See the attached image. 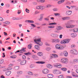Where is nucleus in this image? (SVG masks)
<instances>
[{
	"instance_id": "1",
	"label": "nucleus",
	"mask_w": 78,
	"mask_h": 78,
	"mask_svg": "<svg viewBox=\"0 0 78 78\" xmlns=\"http://www.w3.org/2000/svg\"><path fill=\"white\" fill-rule=\"evenodd\" d=\"M73 23V21H70L65 23V25L66 26V28H73V27H75L74 25H70V24H72Z\"/></svg>"
},
{
	"instance_id": "2",
	"label": "nucleus",
	"mask_w": 78,
	"mask_h": 78,
	"mask_svg": "<svg viewBox=\"0 0 78 78\" xmlns=\"http://www.w3.org/2000/svg\"><path fill=\"white\" fill-rule=\"evenodd\" d=\"M34 41L37 45H38L40 46L42 45V42H41V38H36L34 39Z\"/></svg>"
},
{
	"instance_id": "3",
	"label": "nucleus",
	"mask_w": 78,
	"mask_h": 78,
	"mask_svg": "<svg viewBox=\"0 0 78 78\" xmlns=\"http://www.w3.org/2000/svg\"><path fill=\"white\" fill-rule=\"evenodd\" d=\"M55 48L56 49L58 50H63L64 47L62 45L59 44H57L55 45Z\"/></svg>"
},
{
	"instance_id": "4",
	"label": "nucleus",
	"mask_w": 78,
	"mask_h": 78,
	"mask_svg": "<svg viewBox=\"0 0 78 78\" xmlns=\"http://www.w3.org/2000/svg\"><path fill=\"white\" fill-rule=\"evenodd\" d=\"M70 42V40L68 39H65L63 40H62L60 43L61 44H68Z\"/></svg>"
},
{
	"instance_id": "5",
	"label": "nucleus",
	"mask_w": 78,
	"mask_h": 78,
	"mask_svg": "<svg viewBox=\"0 0 78 78\" xmlns=\"http://www.w3.org/2000/svg\"><path fill=\"white\" fill-rule=\"evenodd\" d=\"M36 8L37 9H41V10H43L45 8V6H44L38 5L36 7Z\"/></svg>"
},
{
	"instance_id": "6",
	"label": "nucleus",
	"mask_w": 78,
	"mask_h": 78,
	"mask_svg": "<svg viewBox=\"0 0 78 78\" xmlns=\"http://www.w3.org/2000/svg\"><path fill=\"white\" fill-rule=\"evenodd\" d=\"M61 61L62 63H67L68 62V59L66 58H62L61 59Z\"/></svg>"
},
{
	"instance_id": "7",
	"label": "nucleus",
	"mask_w": 78,
	"mask_h": 78,
	"mask_svg": "<svg viewBox=\"0 0 78 78\" xmlns=\"http://www.w3.org/2000/svg\"><path fill=\"white\" fill-rule=\"evenodd\" d=\"M42 72L43 74H47L49 72V70L47 69H45L43 70Z\"/></svg>"
},
{
	"instance_id": "8",
	"label": "nucleus",
	"mask_w": 78,
	"mask_h": 78,
	"mask_svg": "<svg viewBox=\"0 0 78 78\" xmlns=\"http://www.w3.org/2000/svg\"><path fill=\"white\" fill-rule=\"evenodd\" d=\"M50 36L53 37H59V35L58 34L55 33H51V34Z\"/></svg>"
},
{
	"instance_id": "9",
	"label": "nucleus",
	"mask_w": 78,
	"mask_h": 78,
	"mask_svg": "<svg viewBox=\"0 0 78 78\" xmlns=\"http://www.w3.org/2000/svg\"><path fill=\"white\" fill-rule=\"evenodd\" d=\"M62 29H63V27L61 26H58L56 27V29L58 31H60Z\"/></svg>"
},
{
	"instance_id": "10",
	"label": "nucleus",
	"mask_w": 78,
	"mask_h": 78,
	"mask_svg": "<svg viewBox=\"0 0 78 78\" xmlns=\"http://www.w3.org/2000/svg\"><path fill=\"white\" fill-rule=\"evenodd\" d=\"M27 63V61L26 60H24L23 61H21L20 62V65H25Z\"/></svg>"
},
{
	"instance_id": "11",
	"label": "nucleus",
	"mask_w": 78,
	"mask_h": 78,
	"mask_svg": "<svg viewBox=\"0 0 78 78\" xmlns=\"http://www.w3.org/2000/svg\"><path fill=\"white\" fill-rule=\"evenodd\" d=\"M37 55L38 56H40V57H41V56H43L44 54L42 52H39L37 53Z\"/></svg>"
},
{
	"instance_id": "12",
	"label": "nucleus",
	"mask_w": 78,
	"mask_h": 78,
	"mask_svg": "<svg viewBox=\"0 0 78 78\" xmlns=\"http://www.w3.org/2000/svg\"><path fill=\"white\" fill-rule=\"evenodd\" d=\"M72 12V11H70V10L66 12V15H71Z\"/></svg>"
},
{
	"instance_id": "13",
	"label": "nucleus",
	"mask_w": 78,
	"mask_h": 78,
	"mask_svg": "<svg viewBox=\"0 0 78 78\" xmlns=\"http://www.w3.org/2000/svg\"><path fill=\"white\" fill-rule=\"evenodd\" d=\"M63 54L66 57H67L68 56V52L66 51H63Z\"/></svg>"
},
{
	"instance_id": "14",
	"label": "nucleus",
	"mask_w": 78,
	"mask_h": 78,
	"mask_svg": "<svg viewBox=\"0 0 78 78\" xmlns=\"http://www.w3.org/2000/svg\"><path fill=\"white\" fill-rule=\"evenodd\" d=\"M63 20H69L70 19V17H63L62 18Z\"/></svg>"
},
{
	"instance_id": "15",
	"label": "nucleus",
	"mask_w": 78,
	"mask_h": 78,
	"mask_svg": "<svg viewBox=\"0 0 78 78\" xmlns=\"http://www.w3.org/2000/svg\"><path fill=\"white\" fill-rule=\"evenodd\" d=\"M46 67L49 69H51L53 67V66L50 64H48L46 65Z\"/></svg>"
},
{
	"instance_id": "16",
	"label": "nucleus",
	"mask_w": 78,
	"mask_h": 78,
	"mask_svg": "<svg viewBox=\"0 0 78 78\" xmlns=\"http://www.w3.org/2000/svg\"><path fill=\"white\" fill-rule=\"evenodd\" d=\"M65 0H62L61 1H59L58 2V5H60V4H62V3H63Z\"/></svg>"
},
{
	"instance_id": "17",
	"label": "nucleus",
	"mask_w": 78,
	"mask_h": 78,
	"mask_svg": "<svg viewBox=\"0 0 78 78\" xmlns=\"http://www.w3.org/2000/svg\"><path fill=\"white\" fill-rule=\"evenodd\" d=\"M11 73V71H8L5 72V74L7 76H9V75H10V74Z\"/></svg>"
},
{
	"instance_id": "18",
	"label": "nucleus",
	"mask_w": 78,
	"mask_h": 78,
	"mask_svg": "<svg viewBox=\"0 0 78 78\" xmlns=\"http://www.w3.org/2000/svg\"><path fill=\"white\" fill-rule=\"evenodd\" d=\"M36 63H37V64H45V62H44L42 61H39L36 62Z\"/></svg>"
},
{
	"instance_id": "19",
	"label": "nucleus",
	"mask_w": 78,
	"mask_h": 78,
	"mask_svg": "<svg viewBox=\"0 0 78 78\" xmlns=\"http://www.w3.org/2000/svg\"><path fill=\"white\" fill-rule=\"evenodd\" d=\"M11 70V68H5L3 69V72H6V71H7V70Z\"/></svg>"
},
{
	"instance_id": "20",
	"label": "nucleus",
	"mask_w": 78,
	"mask_h": 78,
	"mask_svg": "<svg viewBox=\"0 0 78 78\" xmlns=\"http://www.w3.org/2000/svg\"><path fill=\"white\" fill-rule=\"evenodd\" d=\"M71 37H75L76 36V34L75 33H72L71 34Z\"/></svg>"
},
{
	"instance_id": "21",
	"label": "nucleus",
	"mask_w": 78,
	"mask_h": 78,
	"mask_svg": "<svg viewBox=\"0 0 78 78\" xmlns=\"http://www.w3.org/2000/svg\"><path fill=\"white\" fill-rule=\"evenodd\" d=\"M78 51H77V50H76L75 49L74 53H73V54L74 55H78Z\"/></svg>"
},
{
	"instance_id": "22",
	"label": "nucleus",
	"mask_w": 78,
	"mask_h": 78,
	"mask_svg": "<svg viewBox=\"0 0 78 78\" xmlns=\"http://www.w3.org/2000/svg\"><path fill=\"white\" fill-rule=\"evenodd\" d=\"M44 16V14H42L40 15V18L39 19V20L40 21H41L42 20V19H43V16Z\"/></svg>"
},
{
	"instance_id": "23",
	"label": "nucleus",
	"mask_w": 78,
	"mask_h": 78,
	"mask_svg": "<svg viewBox=\"0 0 78 78\" xmlns=\"http://www.w3.org/2000/svg\"><path fill=\"white\" fill-rule=\"evenodd\" d=\"M35 48H36V49L38 50H40V47H39V46L37 45H35Z\"/></svg>"
},
{
	"instance_id": "24",
	"label": "nucleus",
	"mask_w": 78,
	"mask_h": 78,
	"mask_svg": "<svg viewBox=\"0 0 78 78\" xmlns=\"http://www.w3.org/2000/svg\"><path fill=\"white\" fill-rule=\"evenodd\" d=\"M53 75L51 74H49L48 75V77L49 78H53Z\"/></svg>"
},
{
	"instance_id": "25",
	"label": "nucleus",
	"mask_w": 78,
	"mask_h": 78,
	"mask_svg": "<svg viewBox=\"0 0 78 78\" xmlns=\"http://www.w3.org/2000/svg\"><path fill=\"white\" fill-rule=\"evenodd\" d=\"M51 7V5L50 4H48L46 5V8H49Z\"/></svg>"
},
{
	"instance_id": "26",
	"label": "nucleus",
	"mask_w": 78,
	"mask_h": 78,
	"mask_svg": "<svg viewBox=\"0 0 78 78\" xmlns=\"http://www.w3.org/2000/svg\"><path fill=\"white\" fill-rule=\"evenodd\" d=\"M73 31L74 33H78V28H74L73 30Z\"/></svg>"
},
{
	"instance_id": "27",
	"label": "nucleus",
	"mask_w": 78,
	"mask_h": 78,
	"mask_svg": "<svg viewBox=\"0 0 78 78\" xmlns=\"http://www.w3.org/2000/svg\"><path fill=\"white\" fill-rule=\"evenodd\" d=\"M55 26L54 25L50 26L48 27V28H54Z\"/></svg>"
},
{
	"instance_id": "28",
	"label": "nucleus",
	"mask_w": 78,
	"mask_h": 78,
	"mask_svg": "<svg viewBox=\"0 0 78 78\" xmlns=\"http://www.w3.org/2000/svg\"><path fill=\"white\" fill-rule=\"evenodd\" d=\"M58 65H59V63H55L54 64V67H55L56 68H57V67L58 66Z\"/></svg>"
},
{
	"instance_id": "29",
	"label": "nucleus",
	"mask_w": 78,
	"mask_h": 78,
	"mask_svg": "<svg viewBox=\"0 0 78 78\" xmlns=\"http://www.w3.org/2000/svg\"><path fill=\"white\" fill-rule=\"evenodd\" d=\"M75 49H72L70 51L71 53V54H73V53H74V51H75Z\"/></svg>"
},
{
	"instance_id": "30",
	"label": "nucleus",
	"mask_w": 78,
	"mask_h": 78,
	"mask_svg": "<svg viewBox=\"0 0 78 78\" xmlns=\"http://www.w3.org/2000/svg\"><path fill=\"white\" fill-rule=\"evenodd\" d=\"M23 72H22V71H18L17 72V73L18 75H21V74H22Z\"/></svg>"
},
{
	"instance_id": "31",
	"label": "nucleus",
	"mask_w": 78,
	"mask_h": 78,
	"mask_svg": "<svg viewBox=\"0 0 78 78\" xmlns=\"http://www.w3.org/2000/svg\"><path fill=\"white\" fill-rule=\"evenodd\" d=\"M28 75H33V73L31 72H28L27 73Z\"/></svg>"
},
{
	"instance_id": "32",
	"label": "nucleus",
	"mask_w": 78,
	"mask_h": 78,
	"mask_svg": "<svg viewBox=\"0 0 78 78\" xmlns=\"http://www.w3.org/2000/svg\"><path fill=\"white\" fill-rule=\"evenodd\" d=\"M56 25V23H50L49 24V25Z\"/></svg>"
},
{
	"instance_id": "33",
	"label": "nucleus",
	"mask_w": 78,
	"mask_h": 78,
	"mask_svg": "<svg viewBox=\"0 0 78 78\" xmlns=\"http://www.w3.org/2000/svg\"><path fill=\"white\" fill-rule=\"evenodd\" d=\"M45 50L46 51H50V50H51V48H50L47 47L46 48Z\"/></svg>"
},
{
	"instance_id": "34",
	"label": "nucleus",
	"mask_w": 78,
	"mask_h": 78,
	"mask_svg": "<svg viewBox=\"0 0 78 78\" xmlns=\"http://www.w3.org/2000/svg\"><path fill=\"white\" fill-rule=\"evenodd\" d=\"M32 44H30L29 45H28V47L29 49H31L32 47Z\"/></svg>"
},
{
	"instance_id": "35",
	"label": "nucleus",
	"mask_w": 78,
	"mask_h": 78,
	"mask_svg": "<svg viewBox=\"0 0 78 78\" xmlns=\"http://www.w3.org/2000/svg\"><path fill=\"white\" fill-rule=\"evenodd\" d=\"M4 23L6 25H9L10 23V22L8 21H6L5 22H4Z\"/></svg>"
},
{
	"instance_id": "36",
	"label": "nucleus",
	"mask_w": 78,
	"mask_h": 78,
	"mask_svg": "<svg viewBox=\"0 0 78 78\" xmlns=\"http://www.w3.org/2000/svg\"><path fill=\"white\" fill-rule=\"evenodd\" d=\"M12 64H10L9 65V67L8 68H9V69H11V70H12Z\"/></svg>"
},
{
	"instance_id": "37",
	"label": "nucleus",
	"mask_w": 78,
	"mask_h": 78,
	"mask_svg": "<svg viewBox=\"0 0 78 78\" xmlns=\"http://www.w3.org/2000/svg\"><path fill=\"white\" fill-rule=\"evenodd\" d=\"M61 71L57 70L56 74H61Z\"/></svg>"
},
{
	"instance_id": "38",
	"label": "nucleus",
	"mask_w": 78,
	"mask_h": 78,
	"mask_svg": "<svg viewBox=\"0 0 78 78\" xmlns=\"http://www.w3.org/2000/svg\"><path fill=\"white\" fill-rule=\"evenodd\" d=\"M15 70H19V66H15Z\"/></svg>"
},
{
	"instance_id": "39",
	"label": "nucleus",
	"mask_w": 78,
	"mask_h": 78,
	"mask_svg": "<svg viewBox=\"0 0 78 78\" xmlns=\"http://www.w3.org/2000/svg\"><path fill=\"white\" fill-rule=\"evenodd\" d=\"M4 62V60L3 59H0V64H3Z\"/></svg>"
},
{
	"instance_id": "40",
	"label": "nucleus",
	"mask_w": 78,
	"mask_h": 78,
	"mask_svg": "<svg viewBox=\"0 0 78 78\" xmlns=\"http://www.w3.org/2000/svg\"><path fill=\"white\" fill-rule=\"evenodd\" d=\"M61 69V70H62L63 71H64V72L67 70V68H62Z\"/></svg>"
},
{
	"instance_id": "41",
	"label": "nucleus",
	"mask_w": 78,
	"mask_h": 78,
	"mask_svg": "<svg viewBox=\"0 0 78 78\" xmlns=\"http://www.w3.org/2000/svg\"><path fill=\"white\" fill-rule=\"evenodd\" d=\"M54 42H59V40L58 39H55Z\"/></svg>"
},
{
	"instance_id": "42",
	"label": "nucleus",
	"mask_w": 78,
	"mask_h": 78,
	"mask_svg": "<svg viewBox=\"0 0 78 78\" xmlns=\"http://www.w3.org/2000/svg\"><path fill=\"white\" fill-rule=\"evenodd\" d=\"M25 49H26V48H22L21 49L23 51V52H26V50H25Z\"/></svg>"
},
{
	"instance_id": "43",
	"label": "nucleus",
	"mask_w": 78,
	"mask_h": 78,
	"mask_svg": "<svg viewBox=\"0 0 78 78\" xmlns=\"http://www.w3.org/2000/svg\"><path fill=\"white\" fill-rule=\"evenodd\" d=\"M36 55H34L32 56V58L34 59H35V58H36Z\"/></svg>"
},
{
	"instance_id": "44",
	"label": "nucleus",
	"mask_w": 78,
	"mask_h": 78,
	"mask_svg": "<svg viewBox=\"0 0 78 78\" xmlns=\"http://www.w3.org/2000/svg\"><path fill=\"white\" fill-rule=\"evenodd\" d=\"M73 61L74 62H78V59H76L73 60Z\"/></svg>"
},
{
	"instance_id": "45",
	"label": "nucleus",
	"mask_w": 78,
	"mask_h": 78,
	"mask_svg": "<svg viewBox=\"0 0 78 78\" xmlns=\"http://www.w3.org/2000/svg\"><path fill=\"white\" fill-rule=\"evenodd\" d=\"M54 14L55 16H59L60 15V14L58 13H55Z\"/></svg>"
},
{
	"instance_id": "46",
	"label": "nucleus",
	"mask_w": 78,
	"mask_h": 78,
	"mask_svg": "<svg viewBox=\"0 0 78 78\" xmlns=\"http://www.w3.org/2000/svg\"><path fill=\"white\" fill-rule=\"evenodd\" d=\"M24 55H31V53H30V52H28L26 53H25Z\"/></svg>"
},
{
	"instance_id": "47",
	"label": "nucleus",
	"mask_w": 78,
	"mask_h": 78,
	"mask_svg": "<svg viewBox=\"0 0 78 78\" xmlns=\"http://www.w3.org/2000/svg\"><path fill=\"white\" fill-rule=\"evenodd\" d=\"M61 67H62L61 64H59V65H58L57 68H61Z\"/></svg>"
},
{
	"instance_id": "48",
	"label": "nucleus",
	"mask_w": 78,
	"mask_h": 78,
	"mask_svg": "<svg viewBox=\"0 0 78 78\" xmlns=\"http://www.w3.org/2000/svg\"><path fill=\"white\" fill-rule=\"evenodd\" d=\"M16 57H17V56H16V55H13L12 56H11L10 57L11 58H16Z\"/></svg>"
},
{
	"instance_id": "49",
	"label": "nucleus",
	"mask_w": 78,
	"mask_h": 78,
	"mask_svg": "<svg viewBox=\"0 0 78 78\" xmlns=\"http://www.w3.org/2000/svg\"><path fill=\"white\" fill-rule=\"evenodd\" d=\"M34 67V65H31L30 66H29V67L30 68H33Z\"/></svg>"
},
{
	"instance_id": "50",
	"label": "nucleus",
	"mask_w": 78,
	"mask_h": 78,
	"mask_svg": "<svg viewBox=\"0 0 78 78\" xmlns=\"http://www.w3.org/2000/svg\"><path fill=\"white\" fill-rule=\"evenodd\" d=\"M25 11L27 13H29L30 12V10L28 9H26Z\"/></svg>"
},
{
	"instance_id": "51",
	"label": "nucleus",
	"mask_w": 78,
	"mask_h": 78,
	"mask_svg": "<svg viewBox=\"0 0 78 78\" xmlns=\"http://www.w3.org/2000/svg\"><path fill=\"white\" fill-rule=\"evenodd\" d=\"M40 13V12H39L37 11H35V12L34 14H39V13Z\"/></svg>"
},
{
	"instance_id": "52",
	"label": "nucleus",
	"mask_w": 78,
	"mask_h": 78,
	"mask_svg": "<svg viewBox=\"0 0 78 78\" xmlns=\"http://www.w3.org/2000/svg\"><path fill=\"white\" fill-rule=\"evenodd\" d=\"M58 78H64L63 75H60L58 76Z\"/></svg>"
},
{
	"instance_id": "53",
	"label": "nucleus",
	"mask_w": 78,
	"mask_h": 78,
	"mask_svg": "<svg viewBox=\"0 0 78 78\" xmlns=\"http://www.w3.org/2000/svg\"><path fill=\"white\" fill-rule=\"evenodd\" d=\"M57 72V70H53V73L54 74H56V72Z\"/></svg>"
},
{
	"instance_id": "54",
	"label": "nucleus",
	"mask_w": 78,
	"mask_h": 78,
	"mask_svg": "<svg viewBox=\"0 0 78 78\" xmlns=\"http://www.w3.org/2000/svg\"><path fill=\"white\" fill-rule=\"evenodd\" d=\"M5 6L7 8H9L10 6V5L9 4H6Z\"/></svg>"
},
{
	"instance_id": "55",
	"label": "nucleus",
	"mask_w": 78,
	"mask_h": 78,
	"mask_svg": "<svg viewBox=\"0 0 78 78\" xmlns=\"http://www.w3.org/2000/svg\"><path fill=\"white\" fill-rule=\"evenodd\" d=\"M53 10L54 11H58V9L57 8H55L53 9Z\"/></svg>"
},
{
	"instance_id": "56",
	"label": "nucleus",
	"mask_w": 78,
	"mask_h": 78,
	"mask_svg": "<svg viewBox=\"0 0 78 78\" xmlns=\"http://www.w3.org/2000/svg\"><path fill=\"white\" fill-rule=\"evenodd\" d=\"M29 23H34V21L33 20H29Z\"/></svg>"
},
{
	"instance_id": "57",
	"label": "nucleus",
	"mask_w": 78,
	"mask_h": 78,
	"mask_svg": "<svg viewBox=\"0 0 78 78\" xmlns=\"http://www.w3.org/2000/svg\"><path fill=\"white\" fill-rule=\"evenodd\" d=\"M21 1H22L24 3H27V0H20Z\"/></svg>"
},
{
	"instance_id": "58",
	"label": "nucleus",
	"mask_w": 78,
	"mask_h": 78,
	"mask_svg": "<svg viewBox=\"0 0 78 78\" xmlns=\"http://www.w3.org/2000/svg\"><path fill=\"white\" fill-rule=\"evenodd\" d=\"M52 55L54 56V57H55V58H58V56L57 55L55 54H52Z\"/></svg>"
},
{
	"instance_id": "59",
	"label": "nucleus",
	"mask_w": 78,
	"mask_h": 78,
	"mask_svg": "<svg viewBox=\"0 0 78 78\" xmlns=\"http://www.w3.org/2000/svg\"><path fill=\"white\" fill-rule=\"evenodd\" d=\"M35 59V60H39V57L36 55Z\"/></svg>"
},
{
	"instance_id": "60",
	"label": "nucleus",
	"mask_w": 78,
	"mask_h": 78,
	"mask_svg": "<svg viewBox=\"0 0 78 78\" xmlns=\"http://www.w3.org/2000/svg\"><path fill=\"white\" fill-rule=\"evenodd\" d=\"M51 41L52 42V43H55V39H51Z\"/></svg>"
},
{
	"instance_id": "61",
	"label": "nucleus",
	"mask_w": 78,
	"mask_h": 78,
	"mask_svg": "<svg viewBox=\"0 0 78 78\" xmlns=\"http://www.w3.org/2000/svg\"><path fill=\"white\" fill-rule=\"evenodd\" d=\"M18 12L17 13L18 14H20V13H21V10H18Z\"/></svg>"
},
{
	"instance_id": "62",
	"label": "nucleus",
	"mask_w": 78,
	"mask_h": 78,
	"mask_svg": "<svg viewBox=\"0 0 78 78\" xmlns=\"http://www.w3.org/2000/svg\"><path fill=\"white\" fill-rule=\"evenodd\" d=\"M22 58L24 59H26V56L25 55H23L22 56Z\"/></svg>"
},
{
	"instance_id": "63",
	"label": "nucleus",
	"mask_w": 78,
	"mask_h": 78,
	"mask_svg": "<svg viewBox=\"0 0 78 78\" xmlns=\"http://www.w3.org/2000/svg\"><path fill=\"white\" fill-rule=\"evenodd\" d=\"M74 68H75V69H78V65L74 66Z\"/></svg>"
},
{
	"instance_id": "64",
	"label": "nucleus",
	"mask_w": 78,
	"mask_h": 78,
	"mask_svg": "<svg viewBox=\"0 0 78 78\" xmlns=\"http://www.w3.org/2000/svg\"><path fill=\"white\" fill-rule=\"evenodd\" d=\"M31 26L33 27H36V25L34 24H31Z\"/></svg>"
}]
</instances>
